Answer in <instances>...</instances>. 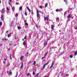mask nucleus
<instances>
[{
    "mask_svg": "<svg viewBox=\"0 0 77 77\" xmlns=\"http://www.w3.org/2000/svg\"><path fill=\"white\" fill-rule=\"evenodd\" d=\"M44 21H46V20L47 21H48V17H45V16H44Z\"/></svg>",
    "mask_w": 77,
    "mask_h": 77,
    "instance_id": "nucleus-1",
    "label": "nucleus"
},
{
    "mask_svg": "<svg viewBox=\"0 0 77 77\" xmlns=\"http://www.w3.org/2000/svg\"><path fill=\"white\" fill-rule=\"evenodd\" d=\"M72 17L70 14H69L67 17V18L68 19H69V18H72Z\"/></svg>",
    "mask_w": 77,
    "mask_h": 77,
    "instance_id": "nucleus-2",
    "label": "nucleus"
},
{
    "mask_svg": "<svg viewBox=\"0 0 77 77\" xmlns=\"http://www.w3.org/2000/svg\"><path fill=\"white\" fill-rule=\"evenodd\" d=\"M36 12H37V18H38V17H39V13L37 9L36 10Z\"/></svg>",
    "mask_w": 77,
    "mask_h": 77,
    "instance_id": "nucleus-3",
    "label": "nucleus"
},
{
    "mask_svg": "<svg viewBox=\"0 0 77 77\" xmlns=\"http://www.w3.org/2000/svg\"><path fill=\"white\" fill-rule=\"evenodd\" d=\"M53 65H54V61H53L50 67V68H52L53 66Z\"/></svg>",
    "mask_w": 77,
    "mask_h": 77,
    "instance_id": "nucleus-4",
    "label": "nucleus"
},
{
    "mask_svg": "<svg viewBox=\"0 0 77 77\" xmlns=\"http://www.w3.org/2000/svg\"><path fill=\"white\" fill-rule=\"evenodd\" d=\"M21 63V65L20 66L21 69H23V66H24L23 65V62H22Z\"/></svg>",
    "mask_w": 77,
    "mask_h": 77,
    "instance_id": "nucleus-5",
    "label": "nucleus"
},
{
    "mask_svg": "<svg viewBox=\"0 0 77 77\" xmlns=\"http://www.w3.org/2000/svg\"><path fill=\"white\" fill-rule=\"evenodd\" d=\"M1 20H2V21H4V16L2 15L1 16Z\"/></svg>",
    "mask_w": 77,
    "mask_h": 77,
    "instance_id": "nucleus-6",
    "label": "nucleus"
},
{
    "mask_svg": "<svg viewBox=\"0 0 77 77\" xmlns=\"http://www.w3.org/2000/svg\"><path fill=\"white\" fill-rule=\"evenodd\" d=\"M27 9H28V11H29V12H31V10H30V9H29V8L27 6Z\"/></svg>",
    "mask_w": 77,
    "mask_h": 77,
    "instance_id": "nucleus-7",
    "label": "nucleus"
},
{
    "mask_svg": "<svg viewBox=\"0 0 77 77\" xmlns=\"http://www.w3.org/2000/svg\"><path fill=\"white\" fill-rule=\"evenodd\" d=\"M64 2H66V4H68V2L67 0H63Z\"/></svg>",
    "mask_w": 77,
    "mask_h": 77,
    "instance_id": "nucleus-8",
    "label": "nucleus"
},
{
    "mask_svg": "<svg viewBox=\"0 0 77 77\" xmlns=\"http://www.w3.org/2000/svg\"><path fill=\"white\" fill-rule=\"evenodd\" d=\"M23 57H24V56H22L20 58V60H23Z\"/></svg>",
    "mask_w": 77,
    "mask_h": 77,
    "instance_id": "nucleus-9",
    "label": "nucleus"
},
{
    "mask_svg": "<svg viewBox=\"0 0 77 77\" xmlns=\"http://www.w3.org/2000/svg\"><path fill=\"white\" fill-rule=\"evenodd\" d=\"M11 33H10V34H8V38H10V37H11Z\"/></svg>",
    "mask_w": 77,
    "mask_h": 77,
    "instance_id": "nucleus-10",
    "label": "nucleus"
},
{
    "mask_svg": "<svg viewBox=\"0 0 77 77\" xmlns=\"http://www.w3.org/2000/svg\"><path fill=\"white\" fill-rule=\"evenodd\" d=\"M51 27L52 30L54 29V26H53V25H51Z\"/></svg>",
    "mask_w": 77,
    "mask_h": 77,
    "instance_id": "nucleus-11",
    "label": "nucleus"
},
{
    "mask_svg": "<svg viewBox=\"0 0 77 77\" xmlns=\"http://www.w3.org/2000/svg\"><path fill=\"white\" fill-rule=\"evenodd\" d=\"M10 63H8L6 65V66L7 67H9V66L10 65Z\"/></svg>",
    "mask_w": 77,
    "mask_h": 77,
    "instance_id": "nucleus-12",
    "label": "nucleus"
},
{
    "mask_svg": "<svg viewBox=\"0 0 77 77\" xmlns=\"http://www.w3.org/2000/svg\"><path fill=\"white\" fill-rule=\"evenodd\" d=\"M48 42H45V43H44V46H46V45H47V43Z\"/></svg>",
    "mask_w": 77,
    "mask_h": 77,
    "instance_id": "nucleus-13",
    "label": "nucleus"
},
{
    "mask_svg": "<svg viewBox=\"0 0 77 77\" xmlns=\"http://www.w3.org/2000/svg\"><path fill=\"white\" fill-rule=\"evenodd\" d=\"M25 15L26 16H27V13L26 12V10H25Z\"/></svg>",
    "mask_w": 77,
    "mask_h": 77,
    "instance_id": "nucleus-14",
    "label": "nucleus"
},
{
    "mask_svg": "<svg viewBox=\"0 0 77 77\" xmlns=\"http://www.w3.org/2000/svg\"><path fill=\"white\" fill-rule=\"evenodd\" d=\"M47 6H48V3H46L45 4V8H47Z\"/></svg>",
    "mask_w": 77,
    "mask_h": 77,
    "instance_id": "nucleus-15",
    "label": "nucleus"
},
{
    "mask_svg": "<svg viewBox=\"0 0 77 77\" xmlns=\"http://www.w3.org/2000/svg\"><path fill=\"white\" fill-rule=\"evenodd\" d=\"M19 9H20V11H22L23 9V7H20L19 8Z\"/></svg>",
    "mask_w": 77,
    "mask_h": 77,
    "instance_id": "nucleus-16",
    "label": "nucleus"
},
{
    "mask_svg": "<svg viewBox=\"0 0 77 77\" xmlns=\"http://www.w3.org/2000/svg\"><path fill=\"white\" fill-rule=\"evenodd\" d=\"M45 66L44 64L43 65V69H45Z\"/></svg>",
    "mask_w": 77,
    "mask_h": 77,
    "instance_id": "nucleus-17",
    "label": "nucleus"
},
{
    "mask_svg": "<svg viewBox=\"0 0 77 77\" xmlns=\"http://www.w3.org/2000/svg\"><path fill=\"white\" fill-rule=\"evenodd\" d=\"M77 54V51H76V52L74 54V55H75V56H76Z\"/></svg>",
    "mask_w": 77,
    "mask_h": 77,
    "instance_id": "nucleus-18",
    "label": "nucleus"
},
{
    "mask_svg": "<svg viewBox=\"0 0 77 77\" xmlns=\"http://www.w3.org/2000/svg\"><path fill=\"white\" fill-rule=\"evenodd\" d=\"M15 9V7H13L12 8V10L13 11H14V10Z\"/></svg>",
    "mask_w": 77,
    "mask_h": 77,
    "instance_id": "nucleus-19",
    "label": "nucleus"
},
{
    "mask_svg": "<svg viewBox=\"0 0 77 77\" xmlns=\"http://www.w3.org/2000/svg\"><path fill=\"white\" fill-rule=\"evenodd\" d=\"M5 8H3L2 10V12H5Z\"/></svg>",
    "mask_w": 77,
    "mask_h": 77,
    "instance_id": "nucleus-20",
    "label": "nucleus"
},
{
    "mask_svg": "<svg viewBox=\"0 0 77 77\" xmlns=\"http://www.w3.org/2000/svg\"><path fill=\"white\" fill-rule=\"evenodd\" d=\"M48 63H45L44 65L45 66H46V65H48Z\"/></svg>",
    "mask_w": 77,
    "mask_h": 77,
    "instance_id": "nucleus-21",
    "label": "nucleus"
},
{
    "mask_svg": "<svg viewBox=\"0 0 77 77\" xmlns=\"http://www.w3.org/2000/svg\"><path fill=\"white\" fill-rule=\"evenodd\" d=\"M48 53V52H47L45 53V56H47V54Z\"/></svg>",
    "mask_w": 77,
    "mask_h": 77,
    "instance_id": "nucleus-22",
    "label": "nucleus"
},
{
    "mask_svg": "<svg viewBox=\"0 0 77 77\" xmlns=\"http://www.w3.org/2000/svg\"><path fill=\"white\" fill-rule=\"evenodd\" d=\"M32 74L34 75H35V72L33 71Z\"/></svg>",
    "mask_w": 77,
    "mask_h": 77,
    "instance_id": "nucleus-23",
    "label": "nucleus"
},
{
    "mask_svg": "<svg viewBox=\"0 0 77 77\" xmlns=\"http://www.w3.org/2000/svg\"><path fill=\"white\" fill-rule=\"evenodd\" d=\"M9 74H10V75H12V72H10Z\"/></svg>",
    "mask_w": 77,
    "mask_h": 77,
    "instance_id": "nucleus-24",
    "label": "nucleus"
},
{
    "mask_svg": "<svg viewBox=\"0 0 77 77\" xmlns=\"http://www.w3.org/2000/svg\"><path fill=\"white\" fill-rule=\"evenodd\" d=\"M25 25H26V26H28V23H25Z\"/></svg>",
    "mask_w": 77,
    "mask_h": 77,
    "instance_id": "nucleus-25",
    "label": "nucleus"
},
{
    "mask_svg": "<svg viewBox=\"0 0 77 77\" xmlns=\"http://www.w3.org/2000/svg\"><path fill=\"white\" fill-rule=\"evenodd\" d=\"M74 29H77V26H74Z\"/></svg>",
    "mask_w": 77,
    "mask_h": 77,
    "instance_id": "nucleus-26",
    "label": "nucleus"
},
{
    "mask_svg": "<svg viewBox=\"0 0 77 77\" xmlns=\"http://www.w3.org/2000/svg\"><path fill=\"white\" fill-rule=\"evenodd\" d=\"M6 9H7V11H9V9L8 8V7H6Z\"/></svg>",
    "mask_w": 77,
    "mask_h": 77,
    "instance_id": "nucleus-27",
    "label": "nucleus"
},
{
    "mask_svg": "<svg viewBox=\"0 0 77 77\" xmlns=\"http://www.w3.org/2000/svg\"><path fill=\"white\" fill-rule=\"evenodd\" d=\"M23 44L24 45H25L26 44V43H25V41H24L23 43Z\"/></svg>",
    "mask_w": 77,
    "mask_h": 77,
    "instance_id": "nucleus-28",
    "label": "nucleus"
},
{
    "mask_svg": "<svg viewBox=\"0 0 77 77\" xmlns=\"http://www.w3.org/2000/svg\"><path fill=\"white\" fill-rule=\"evenodd\" d=\"M30 75V73H29L28 74H26L27 76H29Z\"/></svg>",
    "mask_w": 77,
    "mask_h": 77,
    "instance_id": "nucleus-29",
    "label": "nucleus"
},
{
    "mask_svg": "<svg viewBox=\"0 0 77 77\" xmlns=\"http://www.w3.org/2000/svg\"><path fill=\"white\" fill-rule=\"evenodd\" d=\"M36 64V61H34L33 65H35Z\"/></svg>",
    "mask_w": 77,
    "mask_h": 77,
    "instance_id": "nucleus-30",
    "label": "nucleus"
},
{
    "mask_svg": "<svg viewBox=\"0 0 77 77\" xmlns=\"http://www.w3.org/2000/svg\"><path fill=\"white\" fill-rule=\"evenodd\" d=\"M17 29L20 30V29H21V27H20L19 26H18L17 27Z\"/></svg>",
    "mask_w": 77,
    "mask_h": 77,
    "instance_id": "nucleus-31",
    "label": "nucleus"
},
{
    "mask_svg": "<svg viewBox=\"0 0 77 77\" xmlns=\"http://www.w3.org/2000/svg\"><path fill=\"white\" fill-rule=\"evenodd\" d=\"M18 15V14L17 13V14H16V17H17Z\"/></svg>",
    "mask_w": 77,
    "mask_h": 77,
    "instance_id": "nucleus-32",
    "label": "nucleus"
},
{
    "mask_svg": "<svg viewBox=\"0 0 77 77\" xmlns=\"http://www.w3.org/2000/svg\"><path fill=\"white\" fill-rule=\"evenodd\" d=\"M57 21H59V18L57 17Z\"/></svg>",
    "mask_w": 77,
    "mask_h": 77,
    "instance_id": "nucleus-33",
    "label": "nucleus"
},
{
    "mask_svg": "<svg viewBox=\"0 0 77 77\" xmlns=\"http://www.w3.org/2000/svg\"><path fill=\"white\" fill-rule=\"evenodd\" d=\"M66 77H68V76H69V74H66Z\"/></svg>",
    "mask_w": 77,
    "mask_h": 77,
    "instance_id": "nucleus-34",
    "label": "nucleus"
},
{
    "mask_svg": "<svg viewBox=\"0 0 77 77\" xmlns=\"http://www.w3.org/2000/svg\"><path fill=\"white\" fill-rule=\"evenodd\" d=\"M70 58H72V57H73V56L72 55H70Z\"/></svg>",
    "mask_w": 77,
    "mask_h": 77,
    "instance_id": "nucleus-35",
    "label": "nucleus"
},
{
    "mask_svg": "<svg viewBox=\"0 0 77 77\" xmlns=\"http://www.w3.org/2000/svg\"><path fill=\"white\" fill-rule=\"evenodd\" d=\"M67 12V11H65V12H64V15H66V13Z\"/></svg>",
    "mask_w": 77,
    "mask_h": 77,
    "instance_id": "nucleus-36",
    "label": "nucleus"
},
{
    "mask_svg": "<svg viewBox=\"0 0 77 77\" xmlns=\"http://www.w3.org/2000/svg\"><path fill=\"white\" fill-rule=\"evenodd\" d=\"M2 25V22H1L0 23V26H1Z\"/></svg>",
    "mask_w": 77,
    "mask_h": 77,
    "instance_id": "nucleus-37",
    "label": "nucleus"
},
{
    "mask_svg": "<svg viewBox=\"0 0 77 77\" xmlns=\"http://www.w3.org/2000/svg\"><path fill=\"white\" fill-rule=\"evenodd\" d=\"M39 74V73H38L36 74V75H37V76H38Z\"/></svg>",
    "mask_w": 77,
    "mask_h": 77,
    "instance_id": "nucleus-38",
    "label": "nucleus"
},
{
    "mask_svg": "<svg viewBox=\"0 0 77 77\" xmlns=\"http://www.w3.org/2000/svg\"><path fill=\"white\" fill-rule=\"evenodd\" d=\"M10 57L11 59H12V57H11V54L10 55Z\"/></svg>",
    "mask_w": 77,
    "mask_h": 77,
    "instance_id": "nucleus-39",
    "label": "nucleus"
},
{
    "mask_svg": "<svg viewBox=\"0 0 77 77\" xmlns=\"http://www.w3.org/2000/svg\"><path fill=\"white\" fill-rule=\"evenodd\" d=\"M59 11V9H57L56 10V12H58Z\"/></svg>",
    "mask_w": 77,
    "mask_h": 77,
    "instance_id": "nucleus-40",
    "label": "nucleus"
},
{
    "mask_svg": "<svg viewBox=\"0 0 77 77\" xmlns=\"http://www.w3.org/2000/svg\"><path fill=\"white\" fill-rule=\"evenodd\" d=\"M40 9H42V7L41 6H40Z\"/></svg>",
    "mask_w": 77,
    "mask_h": 77,
    "instance_id": "nucleus-41",
    "label": "nucleus"
},
{
    "mask_svg": "<svg viewBox=\"0 0 77 77\" xmlns=\"http://www.w3.org/2000/svg\"><path fill=\"white\" fill-rule=\"evenodd\" d=\"M16 5H19V3L18 2H16Z\"/></svg>",
    "mask_w": 77,
    "mask_h": 77,
    "instance_id": "nucleus-42",
    "label": "nucleus"
},
{
    "mask_svg": "<svg viewBox=\"0 0 77 77\" xmlns=\"http://www.w3.org/2000/svg\"><path fill=\"white\" fill-rule=\"evenodd\" d=\"M26 38H27V37H26V36H25V37L24 38V39H26Z\"/></svg>",
    "mask_w": 77,
    "mask_h": 77,
    "instance_id": "nucleus-43",
    "label": "nucleus"
},
{
    "mask_svg": "<svg viewBox=\"0 0 77 77\" xmlns=\"http://www.w3.org/2000/svg\"><path fill=\"white\" fill-rule=\"evenodd\" d=\"M24 22L25 23H27V20H24Z\"/></svg>",
    "mask_w": 77,
    "mask_h": 77,
    "instance_id": "nucleus-44",
    "label": "nucleus"
},
{
    "mask_svg": "<svg viewBox=\"0 0 77 77\" xmlns=\"http://www.w3.org/2000/svg\"><path fill=\"white\" fill-rule=\"evenodd\" d=\"M8 3H9V5H10V6H12L11 4V3H10V2H8Z\"/></svg>",
    "mask_w": 77,
    "mask_h": 77,
    "instance_id": "nucleus-45",
    "label": "nucleus"
},
{
    "mask_svg": "<svg viewBox=\"0 0 77 77\" xmlns=\"http://www.w3.org/2000/svg\"><path fill=\"white\" fill-rule=\"evenodd\" d=\"M17 76H18V73H16V75L15 76V77H17Z\"/></svg>",
    "mask_w": 77,
    "mask_h": 77,
    "instance_id": "nucleus-46",
    "label": "nucleus"
},
{
    "mask_svg": "<svg viewBox=\"0 0 77 77\" xmlns=\"http://www.w3.org/2000/svg\"><path fill=\"white\" fill-rule=\"evenodd\" d=\"M31 14H33V10H32L31 11Z\"/></svg>",
    "mask_w": 77,
    "mask_h": 77,
    "instance_id": "nucleus-47",
    "label": "nucleus"
},
{
    "mask_svg": "<svg viewBox=\"0 0 77 77\" xmlns=\"http://www.w3.org/2000/svg\"><path fill=\"white\" fill-rule=\"evenodd\" d=\"M38 12H40V13H42V12L41 11H38Z\"/></svg>",
    "mask_w": 77,
    "mask_h": 77,
    "instance_id": "nucleus-48",
    "label": "nucleus"
},
{
    "mask_svg": "<svg viewBox=\"0 0 77 77\" xmlns=\"http://www.w3.org/2000/svg\"><path fill=\"white\" fill-rule=\"evenodd\" d=\"M4 60H5V61H6V60H7V59H6V58H4Z\"/></svg>",
    "mask_w": 77,
    "mask_h": 77,
    "instance_id": "nucleus-49",
    "label": "nucleus"
},
{
    "mask_svg": "<svg viewBox=\"0 0 77 77\" xmlns=\"http://www.w3.org/2000/svg\"><path fill=\"white\" fill-rule=\"evenodd\" d=\"M49 40H50V39L49 38H48L47 39V42H48V41H49Z\"/></svg>",
    "mask_w": 77,
    "mask_h": 77,
    "instance_id": "nucleus-50",
    "label": "nucleus"
},
{
    "mask_svg": "<svg viewBox=\"0 0 77 77\" xmlns=\"http://www.w3.org/2000/svg\"><path fill=\"white\" fill-rule=\"evenodd\" d=\"M36 27H37V29H38V26H37V25H36Z\"/></svg>",
    "mask_w": 77,
    "mask_h": 77,
    "instance_id": "nucleus-51",
    "label": "nucleus"
},
{
    "mask_svg": "<svg viewBox=\"0 0 77 77\" xmlns=\"http://www.w3.org/2000/svg\"><path fill=\"white\" fill-rule=\"evenodd\" d=\"M12 44H11L10 43L9 44V45H11V46H12Z\"/></svg>",
    "mask_w": 77,
    "mask_h": 77,
    "instance_id": "nucleus-52",
    "label": "nucleus"
},
{
    "mask_svg": "<svg viewBox=\"0 0 77 77\" xmlns=\"http://www.w3.org/2000/svg\"><path fill=\"white\" fill-rule=\"evenodd\" d=\"M0 46H3V45L2 44H0Z\"/></svg>",
    "mask_w": 77,
    "mask_h": 77,
    "instance_id": "nucleus-53",
    "label": "nucleus"
},
{
    "mask_svg": "<svg viewBox=\"0 0 77 77\" xmlns=\"http://www.w3.org/2000/svg\"><path fill=\"white\" fill-rule=\"evenodd\" d=\"M44 58H45V57H42V59H44Z\"/></svg>",
    "mask_w": 77,
    "mask_h": 77,
    "instance_id": "nucleus-54",
    "label": "nucleus"
},
{
    "mask_svg": "<svg viewBox=\"0 0 77 77\" xmlns=\"http://www.w3.org/2000/svg\"><path fill=\"white\" fill-rule=\"evenodd\" d=\"M29 54V53L28 52L26 53V54L27 55H28V54Z\"/></svg>",
    "mask_w": 77,
    "mask_h": 77,
    "instance_id": "nucleus-55",
    "label": "nucleus"
},
{
    "mask_svg": "<svg viewBox=\"0 0 77 77\" xmlns=\"http://www.w3.org/2000/svg\"><path fill=\"white\" fill-rule=\"evenodd\" d=\"M8 50L9 51H10V48H9L8 49Z\"/></svg>",
    "mask_w": 77,
    "mask_h": 77,
    "instance_id": "nucleus-56",
    "label": "nucleus"
},
{
    "mask_svg": "<svg viewBox=\"0 0 77 77\" xmlns=\"http://www.w3.org/2000/svg\"><path fill=\"white\" fill-rule=\"evenodd\" d=\"M12 1V0H9L10 2H11V1Z\"/></svg>",
    "mask_w": 77,
    "mask_h": 77,
    "instance_id": "nucleus-57",
    "label": "nucleus"
},
{
    "mask_svg": "<svg viewBox=\"0 0 77 77\" xmlns=\"http://www.w3.org/2000/svg\"><path fill=\"white\" fill-rule=\"evenodd\" d=\"M4 40H5V41H6V38H5L4 39Z\"/></svg>",
    "mask_w": 77,
    "mask_h": 77,
    "instance_id": "nucleus-58",
    "label": "nucleus"
},
{
    "mask_svg": "<svg viewBox=\"0 0 77 77\" xmlns=\"http://www.w3.org/2000/svg\"><path fill=\"white\" fill-rule=\"evenodd\" d=\"M68 12L69 13V10H68Z\"/></svg>",
    "mask_w": 77,
    "mask_h": 77,
    "instance_id": "nucleus-59",
    "label": "nucleus"
},
{
    "mask_svg": "<svg viewBox=\"0 0 77 77\" xmlns=\"http://www.w3.org/2000/svg\"><path fill=\"white\" fill-rule=\"evenodd\" d=\"M22 40H23V41H24V38H23Z\"/></svg>",
    "mask_w": 77,
    "mask_h": 77,
    "instance_id": "nucleus-60",
    "label": "nucleus"
},
{
    "mask_svg": "<svg viewBox=\"0 0 77 77\" xmlns=\"http://www.w3.org/2000/svg\"><path fill=\"white\" fill-rule=\"evenodd\" d=\"M70 10H72V9L71 8L70 9Z\"/></svg>",
    "mask_w": 77,
    "mask_h": 77,
    "instance_id": "nucleus-61",
    "label": "nucleus"
},
{
    "mask_svg": "<svg viewBox=\"0 0 77 77\" xmlns=\"http://www.w3.org/2000/svg\"><path fill=\"white\" fill-rule=\"evenodd\" d=\"M2 3V2H1V0H0V4Z\"/></svg>",
    "mask_w": 77,
    "mask_h": 77,
    "instance_id": "nucleus-62",
    "label": "nucleus"
},
{
    "mask_svg": "<svg viewBox=\"0 0 77 77\" xmlns=\"http://www.w3.org/2000/svg\"><path fill=\"white\" fill-rule=\"evenodd\" d=\"M3 62H4V63H5V61H3Z\"/></svg>",
    "mask_w": 77,
    "mask_h": 77,
    "instance_id": "nucleus-63",
    "label": "nucleus"
},
{
    "mask_svg": "<svg viewBox=\"0 0 77 77\" xmlns=\"http://www.w3.org/2000/svg\"><path fill=\"white\" fill-rule=\"evenodd\" d=\"M42 13V14H43V13L42 12V13Z\"/></svg>",
    "mask_w": 77,
    "mask_h": 77,
    "instance_id": "nucleus-64",
    "label": "nucleus"
}]
</instances>
